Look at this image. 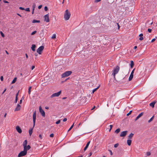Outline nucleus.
<instances>
[{"mask_svg":"<svg viewBox=\"0 0 157 157\" xmlns=\"http://www.w3.org/2000/svg\"><path fill=\"white\" fill-rule=\"evenodd\" d=\"M36 111H35L33 113V128H31V129L29 130V135L30 136L32 135V134L33 132V127L35 126L36 122Z\"/></svg>","mask_w":157,"mask_h":157,"instance_id":"f257e3e1","label":"nucleus"},{"mask_svg":"<svg viewBox=\"0 0 157 157\" xmlns=\"http://www.w3.org/2000/svg\"><path fill=\"white\" fill-rule=\"evenodd\" d=\"M27 141L26 140L23 142V145L24 147V150L26 152L31 148L30 146L29 145L27 146Z\"/></svg>","mask_w":157,"mask_h":157,"instance_id":"f03ea898","label":"nucleus"},{"mask_svg":"<svg viewBox=\"0 0 157 157\" xmlns=\"http://www.w3.org/2000/svg\"><path fill=\"white\" fill-rule=\"evenodd\" d=\"M71 13L68 10H66L64 14V18L65 20L67 21L69 19L71 16Z\"/></svg>","mask_w":157,"mask_h":157,"instance_id":"7ed1b4c3","label":"nucleus"},{"mask_svg":"<svg viewBox=\"0 0 157 157\" xmlns=\"http://www.w3.org/2000/svg\"><path fill=\"white\" fill-rule=\"evenodd\" d=\"M120 67L119 66H117L115 68L113 71L112 75H113L114 77V79L115 80H116L115 78V75L117 74L119 71Z\"/></svg>","mask_w":157,"mask_h":157,"instance_id":"20e7f679","label":"nucleus"},{"mask_svg":"<svg viewBox=\"0 0 157 157\" xmlns=\"http://www.w3.org/2000/svg\"><path fill=\"white\" fill-rule=\"evenodd\" d=\"M72 72L71 71H66L62 74V78H64L68 76L71 74Z\"/></svg>","mask_w":157,"mask_h":157,"instance_id":"39448f33","label":"nucleus"},{"mask_svg":"<svg viewBox=\"0 0 157 157\" xmlns=\"http://www.w3.org/2000/svg\"><path fill=\"white\" fill-rule=\"evenodd\" d=\"M61 90H60L59 92L57 93H54L52 94L50 97V98H52L55 97H58L60 94L61 93Z\"/></svg>","mask_w":157,"mask_h":157,"instance_id":"423d86ee","label":"nucleus"},{"mask_svg":"<svg viewBox=\"0 0 157 157\" xmlns=\"http://www.w3.org/2000/svg\"><path fill=\"white\" fill-rule=\"evenodd\" d=\"M44 48V46H41L37 50V52L39 54H41L42 53V51L43 50Z\"/></svg>","mask_w":157,"mask_h":157,"instance_id":"0eeeda50","label":"nucleus"},{"mask_svg":"<svg viewBox=\"0 0 157 157\" xmlns=\"http://www.w3.org/2000/svg\"><path fill=\"white\" fill-rule=\"evenodd\" d=\"M27 152L23 150V151H21L18 155V157H21V156H24L26 155Z\"/></svg>","mask_w":157,"mask_h":157,"instance_id":"6e6552de","label":"nucleus"},{"mask_svg":"<svg viewBox=\"0 0 157 157\" xmlns=\"http://www.w3.org/2000/svg\"><path fill=\"white\" fill-rule=\"evenodd\" d=\"M39 111L42 116L43 117H45V113L43 109H42V108L41 106L39 107Z\"/></svg>","mask_w":157,"mask_h":157,"instance_id":"1a4fd4ad","label":"nucleus"},{"mask_svg":"<svg viewBox=\"0 0 157 157\" xmlns=\"http://www.w3.org/2000/svg\"><path fill=\"white\" fill-rule=\"evenodd\" d=\"M44 21H46L47 22H49L50 20L48 14H47L45 15L44 16Z\"/></svg>","mask_w":157,"mask_h":157,"instance_id":"9d476101","label":"nucleus"},{"mask_svg":"<svg viewBox=\"0 0 157 157\" xmlns=\"http://www.w3.org/2000/svg\"><path fill=\"white\" fill-rule=\"evenodd\" d=\"M128 132L127 131H124L122 132L120 135V136L121 137H124L125 136L127 135Z\"/></svg>","mask_w":157,"mask_h":157,"instance_id":"9b49d317","label":"nucleus"},{"mask_svg":"<svg viewBox=\"0 0 157 157\" xmlns=\"http://www.w3.org/2000/svg\"><path fill=\"white\" fill-rule=\"evenodd\" d=\"M157 102L156 101H155L152 102L150 103L149 104V105L150 106H151L152 108H154L155 106V105Z\"/></svg>","mask_w":157,"mask_h":157,"instance_id":"f8f14e48","label":"nucleus"},{"mask_svg":"<svg viewBox=\"0 0 157 157\" xmlns=\"http://www.w3.org/2000/svg\"><path fill=\"white\" fill-rule=\"evenodd\" d=\"M143 114L144 113L143 112L140 113L136 118L135 120V121H136L138 120L140 117L143 115Z\"/></svg>","mask_w":157,"mask_h":157,"instance_id":"ddd939ff","label":"nucleus"},{"mask_svg":"<svg viewBox=\"0 0 157 157\" xmlns=\"http://www.w3.org/2000/svg\"><path fill=\"white\" fill-rule=\"evenodd\" d=\"M21 108V106L19 104H17L16 108L15 109L14 111H19L20 110Z\"/></svg>","mask_w":157,"mask_h":157,"instance_id":"4468645a","label":"nucleus"},{"mask_svg":"<svg viewBox=\"0 0 157 157\" xmlns=\"http://www.w3.org/2000/svg\"><path fill=\"white\" fill-rule=\"evenodd\" d=\"M16 129L17 132L19 133H21L22 132V130L20 128L19 126H17L16 127Z\"/></svg>","mask_w":157,"mask_h":157,"instance_id":"2eb2a0df","label":"nucleus"},{"mask_svg":"<svg viewBox=\"0 0 157 157\" xmlns=\"http://www.w3.org/2000/svg\"><path fill=\"white\" fill-rule=\"evenodd\" d=\"M90 141H89L88 142H87V144H86V146H85V147L84 148V151H85L87 149V148L88 147V146H89V144H90Z\"/></svg>","mask_w":157,"mask_h":157,"instance_id":"dca6fc26","label":"nucleus"},{"mask_svg":"<svg viewBox=\"0 0 157 157\" xmlns=\"http://www.w3.org/2000/svg\"><path fill=\"white\" fill-rule=\"evenodd\" d=\"M36 46L35 44H32L31 47V49L33 51H35V48H36Z\"/></svg>","mask_w":157,"mask_h":157,"instance_id":"f3484780","label":"nucleus"},{"mask_svg":"<svg viewBox=\"0 0 157 157\" xmlns=\"http://www.w3.org/2000/svg\"><path fill=\"white\" fill-rule=\"evenodd\" d=\"M134 135V134L131 133L128 136V138L129 139H131L132 138Z\"/></svg>","mask_w":157,"mask_h":157,"instance_id":"a211bd4d","label":"nucleus"},{"mask_svg":"<svg viewBox=\"0 0 157 157\" xmlns=\"http://www.w3.org/2000/svg\"><path fill=\"white\" fill-rule=\"evenodd\" d=\"M133 75H132V74H131L129 76V78H128V80L129 81H130L132 80L133 78Z\"/></svg>","mask_w":157,"mask_h":157,"instance_id":"6ab92c4d","label":"nucleus"},{"mask_svg":"<svg viewBox=\"0 0 157 157\" xmlns=\"http://www.w3.org/2000/svg\"><path fill=\"white\" fill-rule=\"evenodd\" d=\"M132 140L130 139L128 140L127 141V143L128 146H130L131 145Z\"/></svg>","mask_w":157,"mask_h":157,"instance_id":"aec40b11","label":"nucleus"},{"mask_svg":"<svg viewBox=\"0 0 157 157\" xmlns=\"http://www.w3.org/2000/svg\"><path fill=\"white\" fill-rule=\"evenodd\" d=\"M40 20H33L32 21L33 23H40Z\"/></svg>","mask_w":157,"mask_h":157,"instance_id":"412c9836","label":"nucleus"},{"mask_svg":"<svg viewBox=\"0 0 157 157\" xmlns=\"http://www.w3.org/2000/svg\"><path fill=\"white\" fill-rule=\"evenodd\" d=\"M134 63H133V61H132V60L131 61L130 66H131V68H132L134 66Z\"/></svg>","mask_w":157,"mask_h":157,"instance_id":"4be33fe9","label":"nucleus"},{"mask_svg":"<svg viewBox=\"0 0 157 157\" xmlns=\"http://www.w3.org/2000/svg\"><path fill=\"white\" fill-rule=\"evenodd\" d=\"M120 131V129L119 128H118L115 131V132L116 133H118Z\"/></svg>","mask_w":157,"mask_h":157,"instance_id":"5701e85b","label":"nucleus"},{"mask_svg":"<svg viewBox=\"0 0 157 157\" xmlns=\"http://www.w3.org/2000/svg\"><path fill=\"white\" fill-rule=\"evenodd\" d=\"M16 80H17V78L16 77L15 78H14V79L11 82V84H13V83H15L16 81Z\"/></svg>","mask_w":157,"mask_h":157,"instance_id":"b1692460","label":"nucleus"},{"mask_svg":"<svg viewBox=\"0 0 157 157\" xmlns=\"http://www.w3.org/2000/svg\"><path fill=\"white\" fill-rule=\"evenodd\" d=\"M32 88L31 86H29L28 89V93L29 95L31 93V89Z\"/></svg>","mask_w":157,"mask_h":157,"instance_id":"393cba45","label":"nucleus"},{"mask_svg":"<svg viewBox=\"0 0 157 157\" xmlns=\"http://www.w3.org/2000/svg\"><path fill=\"white\" fill-rule=\"evenodd\" d=\"M154 116H152V117H151V118L149 120H148V122L149 123H150V122L151 121L153 120V118H154Z\"/></svg>","mask_w":157,"mask_h":157,"instance_id":"a878e982","label":"nucleus"},{"mask_svg":"<svg viewBox=\"0 0 157 157\" xmlns=\"http://www.w3.org/2000/svg\"><path fill=\"white\" fill-rule=\"evenodd\" d=\"M99 86H98L97 88L93 90L92 91V93H94L95 91H96L99 88Z\"/></svg>","mask_w":157,"mask_h":157,"instance_id":"bb28decb","label":"nucleus"},{"mask_svg":"<svg viewBox=\"0 0 157 157\" xmlns=\"http://www.w3.org/2000/svg\"><path fill=\"white\" fill-rule=\"evenodd\" d=\"M74 123L70 127V128L69 129V130L68 131V132L69 131H70L73 128V127L74 126Z\"/></svg>","mask_w":157,"mask_h":157,"instance_id":"cd10ccee","label":"nucleus"},{"mask_svg":"<svg viewBox=\"0 0 157 157\" xmlns=\"http://www.w3.org/2000/svg\"><path fill=\"white\" fill-rule=\"evenodd\" d=\"M0 34H1L2 36L3 37H5V35H4V34H3V33H2V31H0Z\"/></svg>","mask_w":157,"mask_h":157,"instance_id":"c85d7f7f","label":"nucleus"},{"mask_svg":"<svg viewBox=\"0 0 157 157\" xmlns=\"http://www.w3.org/2000/svg\"><path fill=\"white\" fill-rule=\"evenodd\" d=\"M36 7V5L35 3H34L33 5V10H34V9Z\"/></svg>","mask_w":157,"mask_h":157,"instance_id":"c756f323","label":"nucleus"},{"mask_svg":"<svg viewBox=\"0 0 157 157\" xmlns=\"http://www.w3.org/2000/svg\"><path fill=\"white\" fill-rule=\"evenodd\" d=\"M36 33V31H35L33 32H32L31 33V35H33L35 34Z\"/></svg>","mask_w":157,"mask_h":157,"instance_id":"7c9ffc66","label":"nucleus"},{"mask_svg":"<svg viewBox=\"0 0 157 157\" xmlns=\"http://www.w3.org/2000/svg\"><path fill=\"white\" fill-rule=\"evenodd\" d=\"M119 145L118 143L114 145V147L115 148L117 147Z\"/></svg>","mask_w":157,"mask_h":157,"instance_id":"2f4dec72","label":"nucleus"},{"mask_svg":"<svg viewBox=\"0 0 157 157\" xmlns=\"http://www.w3.org/2000/svg\"><path fill=\"white\" fill-rule=\"evenodd\" d=\"M56 38V35L55 34H54L52 37V39H55Z\"/></svg>","mask_w":157,"mask_h":157,"instance_id":"473e14b6","label":"nucleus"},{"mask_svg":"<svg viewBox=\"0 0 157 157\" xmlns=\"http://www.w3.org/2000/svg\"><path fill=\"white\" fill-rule=\"evenodd\" d=\"M25 10L26 11H30V9L29 8H26V9H25Z\"/></svg>","mask_w":157,"mask_h":157,"instance_id":"72a5a7b5","label":"nucleus"},{"mask_svg":"<svg viewBox=\"0 0 157 157\" xmlns=\"http://www.w3.org/2000/svg\"><path fill=\"white\" fill-rule=\"evenodd\" d=\"M132 110L130 111H129V113L127 114V116H129L130 114H131V113H132Z\"/></svg>","mask_w":157,"mask_h":157,"instance_id":"f704fd0d","label":"nucleus"},{"mask_svg":"<svg viewBox=\"0 0 157 157\" xmlns=\"http://www.w3.org/2000/svg\"><path fill=\"white\" fill-rule=\"evenodd\" d=\"M60 122V120H59L57 121L56 122V124H59Z\"/></svg>","mask_w":157,"mask_h":157,"instance_id":"c9c22d12","label":"nucleus"},{"mask_svg":"<svg viewBox=\"0 0 157 157\" xmlns=\"http://www.w3.org/2000/svg\"><path fill=\"white\" fill-rule=\"evenodd\" d=\"M151 153L150 152H147V156H149L151 155Z\"/></svg>","mask_w":157,"mask_h":157,"instance_id":"e433bc0d","label":"nucleus"},{"mask_svg":"<svg viewBox=\"0 0 157 157\" xmlns=\"http://www.w3.org/2000/svg\"><path fill=\"white\" fill-rule=\"evenodd\" d=\"M17 100H18V98L16 97L15 98V101H14L15 103H17Z\"/></svg>","mask_w":157,"mask_h":157,"instance_id":"4c0bfd02","label":"nucleus"},{"mask_svg":"<svg viewBox=\"0 0 157 157\" xmlns=\"http://www.w3.org/2000/svg\"><path fill=\"white\" fill-rule=\"evenodd\" d=\"M110 126V129H109V131L110 132L111 129H112V127H113V125H110L109 126Z\"/></svg>","mask_w":157,"mask_h":157,"instance_id":"58836bf2","label":"nucleus"},{"mask_svg":"<svg viewBox=\"0 0 157 157\" xmlns=\"http://www.w3.org/2000/svg\"><path fill=\"white\" fill-rule=\"evenodd\" d=\"M44 10L45 11H47L48 10V8L47 6H45L44 8Z\"/></svg>","mask_w":157,"mask_h":157,"instance_id":"ea45409f","label":"nucleus"},{"mask_svg":"<svg viewBox=\"0 0 157 157\" xmlns=\"http://www.w3.org/2000/svg\"><path fill=\"white\" fill-rule=\"evenodd\" d=\"M108 151H109L110 155H112L113 154V153H112V151L110 150H109Z\"/></svg>","mask_w":157,"mask_h":157,"instance_id":"a19ab883","label":"nucleus"},{"mask_svg":"<svg viewBox=\"0 0 157 157\" xmlns=\"http://www.w3.org/2000/svg\"><path fill=\"white\" fill-rule=\"evenodd\" d=\"M19 9L22 10H25V9L24 8L21 7H20L19 8Z\"/></svg>","mask_w":157,"mask_h":157,"instance_id":"79ce46f5","label":"nucleus"},{"mask_svg":"<svg viewBox=\"0 0 157 157\" xmlns=\"http://www.w3.org/2000/svg\"><path fill=\"white\" fill-rule=\"evenodd\" d=\"M54 136V134H53V133H52V134H51L50 135V136L51 137H53Z\"/></svg>","mask_w":157,"mask_h":157,"instance_id":"37998d69","label":"nucleus"},{"mask_svg":"<svg viewBox=\"0 0 157 157\" xmlns=\"http://www.w3.org/2000/svg\"><path fill=\"white\" fill-rule=\"evenodd\" d=\"M42 5H40L38 7V9H40L42 8Z\"/></svg>","mask_w":157,"mask_h":157,"instance_id":"c03bdc74","label":"nucleus"},{"mask_svg":"<svg viewBox=\"0 0 157 157\" xmlns=\"http://www.w3.org/2000/svg\"><path fill=\"white\" fill-rule=\"evenodd\" d=\"M144 39V38L143 37H140L139 38V40H143Z\"/></svg>","mask_w":157,"mask_h":157,"instance_id":"a18cd8bd","label":"nucleus"},{"mask_svg":"<svg viewBox=\"0 0 157 157\" xmlns=\"http://www.w3.org/2000/svg\"><path fill=\"white\" fill-rule=\"evenodd\" d=\"M0 79L1 81H3V76H1L0 77Z\"/></svg>","mask_w":157,"mask_h":157,"instance_id":"49530a36","label":"nucleus"},{"mask_svg":"<svg viewBox=\"0 0 157 157\" xmlns=\"http://www.w3.org/2000/svg\"><path fill=\"white\" fill-rule=\"evenodd\" d=\"M135 70V68L134 69H133V70L132 71L131 73V74H132V75H133V73H134V71Z\"/></svg>","mask_w":157,"mask_h":157,"instance_id":"de8ad7c7","label":"nucleus"},{"mask_svg":"<svg viewBox=\"0 0 157 157\" xmlns=\"http://www.w3.org/2000/svg\"><path fill=\"white\" fill-rule=\"evenodd\" d=\"M148 31L149 33H151V29H148Z\"/></svg>","mask_w":157,"mask_h":157,"instance_id":"09e8293b","label":"nucleus"},{"mask_svg":"<svg viewBox=\"0 0 157 157\" xmlns=\"http://www.w3.org/2000/svg\"><path fill=\"white\" fill-rule=\"evenodd\" d=\"M67 118H64L63 119V122H65L66 121H67Z\"/></svg>","mask_w":157,"mask_h":157,"instance_id":"8fccbe9b","label":"nucleus"},{"mask_svg":"<svg viewBox=\"0 0 157 157\" xmlns=\"http://www.w3.org/2000/svg\"><path fill=\"white\" fill-rule=\"evenodd\" d=\"M101 1V0H95V2H98L100 1Z\"/></svg>","mask_w":157,"mask_h":157,"instance_id":"3c124183","label":"nucleus"},{"mask_svg":"<svg viewBox=\"0 0 157 157\" xmlns=\"http://www.w3.org/2000/svg\"><path fill=\"white\" fill-rule=\"evenodd\" d=\"M92 153L91 152H90L89 155V157L91 156L92 155Z\"/></svg>","mask_w":157,"mask_h":157,"instance_id":"603ef678","label":"nucleus"},{"mask_svg":"<svg viewBox=\"0 0 157 157\" xmlns=\"http://www.w3.org/2000/svg\"><path fill=\"white\" fill-rule=\"evenodd\" d=\"M39 137L41 139H42V136L41 134L39 135Z\"/></svg>","mask_w":157,"mask_h":157,"instance_id":"864d4df0","label":"nucleus"},{"mask_svg":"<svg viewBox=\"0 0 157 157\" xmlns=\"http://www.w3.org/2000/svg\"><path fill=\"white\" fill-rule=\"evenodd\" d=\"M3 2L5 3H9V2L6 1V0H4L3 1Z\"/></svg>","mask_w":157,"mask_h":157,"instance_id":"5fc2aeb1","label":"nucleus"},{"mask_svg":"<svg viewBox=\"0 0 157 157\" xmlns=\"http://www.w3.org/2000/svg\"><path fill=\"white\" fill-rule=\"evenodd\" d=\"M155 40V38H154L153 39H152V40H151V42H153Z\"/></svg>","mask_w":157,"mask_h":157,"instance_id":"6e6d98bb","label":"nucleus"},{"mask_svg":"<svg viewBox=\"0 0 157 157\" xmlns=\"http://www.w3.org/2000/svg\"><path fill=\"white\" fill-rule=\"evenodd\" d=\"M35 68V66H33L32 67H31V69L32 70H33Z\"/></svg>","mask_w":157,"mask_h":157,"instance_id":"4d7b16f0","label":"nucleus"},{"mask_svg":"<svg viewBox=\"0 0 157 157\" xmlns=\"http://www.w3.org/2000/svg\"><path fill=\"white\" fill-rule=\"evenodd\" d=\"M143 34L142 33H141L139 35V36L140 37H142L143 36Z\"/></svg>","mask_w":157,"mask_h":157,"instance_id":"13d9d810","label":"nucleus"},{"mask_svg":"<svg viewBox=\"0 0 157 157\" xmlns=\"http://www.w3.org/2000/svg\"><path fill=\"white\" fill-rule=\"evenodd\" d=\"M18 93H19V92H18L16 94V97L17 98V96L18 95Z\"/></svg>","mask_w":157,"mask_h":157,"instance_id":"bf43d9fd","label":"nucleus"},{"mask_svg":"<svg viewBox=\"0 0 157 157\" xmlns=\"http://www.w3.org/2000/svg\"><path fill=\"white\" fill-rule=\"evenodd\" d=\"M6 88L3 91V93H2V94H4V93L6 91Z\"/></svg>","mask_w":157,"mask_h":157,"instance_id":"052dcab7","label":"nucleus"},{"mask_svg":"<svg viewBox=\"0 0 157 157\" xmlns=\"http://www.w3.org/2000/svg\"><path fill=\"white\" fill-rule=\"evenodd\" d=\"M25 56H26V58L28 59V56L27 55V54H25Z\"/></svg>","mask_w":157,"mask_h":157,"instance_id":"680f3d73","label":"nucleus"},{"mask_svg":"<svg viewBox=\"0 0 157 157\" xmlns=\"http://www.w3.org/2000/svg\"><path fill=\"white\" fill-rule=\"evenodd\" d=\"M45 109H49V107H47V106H46L45 107Z\"/></svg>","mask_w":157,"mask_h":157,"instance_id":"e2e57ef3","label":"nucleus"},{"mask_svg":"<svg viewBox=\"0 0 157 157\" xmlns=\"http://www.w3.org/2000/svg\"><path fill=\"white\" fill-rule=\"evenodd\" d=\"M137 46H135L134 47V49H136L137 48Z\"/></svg>","mask_w":157,"mask_h":157,"instance_id":"0e129e2a","label":"nucleus"},{"mask_svg":"<svg viewBox=\"0 0 157 157\" xmlns=\"http://www.w3.org/2000/svg\"><path fill=\"white\" fill-rule=\"evenodd\" d=\"M95 108V106H94V107L92 109H91V110H93V109H94Z\"/></svg>","mask_w":157,"mask_h":157,"instance_id":"69168bd1","label":"nucleus"},{"mask_svg":"<svg viewBox=\"0 0 157 157\" xmlns=\"http://www.w3.org/2000/svg\"><path fill=\"white\" fill-rule=\"evenodd\" d=\"M81 124V123H80L78 125V127H79V126Z\"/></svg>","mask_w":157,"mask_h":157,"instance_id":"338daca9","label":"nucleus"},{"mask_svg":"<svg viewBox=\"0 0 157 157\" xmlns=\"http://www.w3.org/2000/svg\"><path fill=\"white\" fill-rule=\"evenodd\" d=\"M17 14L20 17H21V16L20 14H19V13H17Z\"/></svg>","mask_w":157,"mask_h":157,"instance_id":"774afa93","label":"nucleus"}]
</instances>
